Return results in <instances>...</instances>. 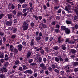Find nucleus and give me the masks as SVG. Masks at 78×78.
<instances>
[{"mask_svg": "<svg viewBox=\"0 0 78 78\" xmlns=\"http://www.w3.org/2000/svg\"><path fill=\"white\" fill-rule=\"evenodd\" d=\"M59 48L58 46H55L54 48L53 49L55 50H58Z\"/></svg>", "mask_w": 78, "mask_h": 78, "instance_id": "27", "label": "nucleus"}, {"mask_svg": "<svg viewBox=\"0 0 78 78\" xmlns=\"http://www.w3.org/2000/svg\"><path fill=\"white\" fill-rule=\"evenodd\" d=\"M66 22L67 24L68 25H72L73 23L72 22V21H70L69 20H66Z\"/></svg>", "mask_w": 78, "mask_h": 78, "instance_id": "15", "label": "nucleus"}, {"mask_svg": "<svg viewBox=\"0 0 78 78\" xmlns=\"http://www.w3.org/2000/svg\"><path fill=\"white\" fill-rule=\"evenodd\" d=\"M0 78H5V75L4 74H0Z\"/></svg>", "mask_w": 78, "mask_h": 78, "instance_id": "21", "label": "nucleus"}, {"mask_svg": "<svg viewBox=\"0 0 78 78\" xmlns=\"http://www.w3.org/2000/svg\"><path fill=\"white\" fill-rule=\"evenodd\" d=\"M40 29H42V28H47V25L46 24H44L43 23H41L40 25V26L39 27Z\"/></svg>", "mask_w": 78, "mask_h": 78, "instance_id": "5", "label": "nucleus"}, {"mask_svg": "<svg viewBox=\"0 0 78 78\" xmlns=\"http://www.w3.org/2000/svg\"><path fill=\"white\" fill-rule=\"evenodd\" d=\"M34 49L35 50H36V51H39L40 50H41L42 49V47H41L39 48H38L37 47H35L34 48Z\"/></svg>", "mask_w": 78, "mask_h": 78, "instance_id": "9", "label": "nucleus"}, {"mask_svg": "<svg viewBox=\"0 0 78 78\" xmlns=\"http://www.w3.org/2000/svg\"><path fill=\"white\" fill-rule=\"evenodd\" d=\"M61 28L62 30H64L65 31L66 30V29L67 28H66V27L62 26L61 27Z\"/></svg>", "mask_w": 78, "mask_h": 78, "instance_id": "16", "label": "nucleus"}, {"mask_svg": "<svg viewBox=\"0 0 78 78\" xmlns=\"http://www.w3.org/2000/svg\"><path fill=\"white\" fill-rule=\"evenodd\" d=\"M75 28H76V29H77L78 28V24H76L75 25Z\"/></svg>", "mask_w": 78, "mask_h": 78, "instance_id": "62", "label": "nucleus"}, {"mask_svg": "<svg viewBox=\"0 0 78 78\" xmlns=\"http://www.w3.org/2000/svg\"><path fill=\"white\" fill-rule=\"evenodd\" d=\"M38 17L39 20H41L42 19V17L41 16H39Z\"/></svg>", "mask_w": 78, "mask_h": 78, "instance_id": "60", "label": "nucleus"}, {"mask_svg": "<svg viewBox=\"0 0 78 78\" xmlns=\"http://www.w3.org/2000/svg\"><path fill=\"white\" fill-rule=\"evenodd\" d=\"M22 45H23V46H25L27 45V43L25 41H23L22 43Z\"/></svg>", "mask_w": 78, "mask_h": 78, "instance_id": "36", "label": "nucleus"}, {"mask_svg": "<svg viewBox=\"0 0 78 78\" xmlns=\"http://www.w3.org/2000/svg\"><path fill=\"white\" fill-rule=\"evenodd\" d=\"M43 61L44 63H45L47 62V59L45 58H43Z\"/></svg>", "mask_w": 78, "mask_h": 78, "instance_id": "39", "label": "nucleus"}, {"mask_svg": "<svg viewBox=\"0 0 78 78\" xmlns=\"http://www.w3.org/2000/svg\"><path fill=\"white\" fill-rule=\"evenodd\" d=\"M65 31L66 34H69V33H70V29L68 28H67Z\"/></svg>", "mask_w": 78, "mask_h": 78, "instance_id": "10", "label": "nucleus"}, {"mask_svg": "<svg viewBox=\"0 0 78 78\" xmlns=\"http://www.w3.org/2000/svg\"><path fill=\"white\" fill-rule=\"evenodd\" d=\"M44 9H47V6L46 5H44L43 6Z\"/></svg>", "mask_w": 78, "mask_h": 78, "instance_id": "52", "label": "nucleus"}, {"mask_svg": "<svg viewBox=\"0 0 78 78\" xmlns=\"http://www.w3.org/2000/svg\"><path fill=\"white\" fill-rule=\"evenodd\" d=\"M33 17L34 18H35V19L36 20H37L39 19V18L37 16L35 15H34L33 16Z\"/></svg>", "mask_w": 78, "mask_h": 78, "instance_id": "19", "label": "nucleus"}, {"mask_svg": "<svg viewBox=\"0 0 78 78\" xmlns=\"http://www.w3.org/2000/svg\"><path fill=\"white\" fill-rule=\"evenodd\" d=\"M74 70L75 72H77V71H78V68H75L74 69Z\"/></svg>", "mask_w": 78, "mask_h": 78, "instance_id": "55", "label": "nucleus"}, {"mask_svg": "<svg viewBox=\"0 0 78 78\" xmlns=\"http://www.w3.org/2000/svg\"><path fill=\"white\" fill-rule=\"evenodd\" d=\"M4 16V14H1L0 15V19H2V17H3V16Z\"/></svg>", "mask_w": 78, "mask_h": 78, "instance_id": "49", "label": "nucleus"}, {"mask_svg": "<svg viewBox=\"0 0 78 78\" xmlns=\"http://www.w3.org/2000/svg\"><path fill=\"white\" fill-rule=\"evenodd\" d=\"M69 44H74V42L72 41H69Z\"/></svg>", "mask_w": 78, "mask_h": 78, "instance_id": "63", "label": "nucleus"}, {"mask_svg": "<svg viewBox=\"0 0 78 78\" xmlns=\"http://www.w3.org/2000/svg\"><path fill=\"white\" fill-rule=\"evenodd\" d=\"M13 52H14V53H18V50H17V49L15 48L14 49Z\"/></svg>", "mask_w": 78, "mask_h": 78, "instance_id": "22", "label": "nucleus"}, {"mask_svg": "<svg viewBox=\"0 0 78 78\" xmlns=\"http://www.w3.org/2000/svg\"><path fill=\"white\" fill-rule=\"evenodd\" d=\"M35 61L36 62H39L42 61V58L41 57H37L35 58Z\"/></svg>", "mask_w": 78, "mask_h": 78, "instance_id": "6", "label": "nucleus"}, {"mask_svg": "<svg viewBox=\"0 0 78 78\" xmlns=\"http://www.w3.org/2000/svg\"><path fill=\"white\" fill-rule=\"evenodd\" d=\"M71 52L73 53H76V50L73 49H71Z\"/></svg>", "mask_w": 78, "mask_h": 78, "instance_id": "26", "label": "nucleus"}, {"mask_svg": "<svg viewBox=\"0 0 78 78\" xmlns=\"http://www.w3.org/2000/svg\"><path fill=\"white\" fill-rule=\"evenodd\" d=\"M59 8V6H55L54 8V9H55L56 10V9H58V8Z\"/></svg>", "mask_w": 78, "mask_h": 78, "instance_id": "51", "label": "nucleus"}, {"mask_svg": "<svg viewBox=\"0 0 78 78\" xmlns=\"http://www.w3.org/2000/svg\"><path fill=\"white\" fill-rule=\"evenodd\" d=\"M30 65H31L33 67V66H37V64L36 63H30Z\"/></svg>", "mask_w": 78, "mask_h": 78, "instance_id": "34", "label": "nucleus"}, {"mask_svg": "<svg viewBox=\"0 0 78 78\" xmlns=\"http://www.w3.org/2000/svg\"><path fill=\"white\" fill-rule=\"evenodd\" d=\"M26 11H27V10L25 9H24L23 10V13H25V12H26Z\"/></svg>", "mask_w": 78, "mask_h": 78, "instance_id": "61", "label": "nucleus"}, {"mask_svg": "<svg viewBox=\"0 0 78 78\" xmlns=\"http://www.w3.org/2000/svg\"><path fill=\"white\" fill-rule=\"evenodd\" d=\"M23 69L24 70H25L27 69V68L26 66L25 65H23Z\"/></svg>", "mask_w": 78, "mask_h": 78, "instance_id": "42", "label": "nucleus"}, {"mask_svg": "<svg viewBox=\"0 0 78 78\" xmlns=\"http://www.w3.org/2000/svg\"><path fill=\"white\" fill-rule=\"evenodd\" d=\"M55 60L56 62H59V58H58V57H55Z\"/></svg>", "mask_w": 78, "mask_h": 78, "instance_id": "23", "label": "nucleus"}, {"mask_svg": "<svg viewBox=\"0 0 78 78\" xmlns=\"http://www.w3.org/2000/svg\"><path fill=\"white\" fill-rule=\"evenodd\" d=\"M27 6H28V5L26 4H24L22 5V7L23 8L27 9Z\"/></svg>", "mask_w": 78, "mask_h": 78, "instance_id": "17", "label": "nucleus"}, {"mask_svg": "<svg viewBox=\"0 0 78 78\" xmlns=\"http://www.w3.org/2000/svg\"><path fill=\"white\" fill-rule=\"evenodd\" d=\"M7 71L8 70L6 69V67H3L1 69V71L2 72H4L5 73H6Z\"/></svg>", "mask_w": 78, "mask_h": 78, "instance_id": "8", "label": "nucleus"}, {"mask_svg": "<svg viewBox=\"0 0 78 78\" xmlns=\"http://www.w3.org/2000/svg\"><path fill=\"white\" fill-rule=\"evenodd\" d=\"M54 71H55V72H56V73H59V70H58L57 69H55Z\"/></svg>", "mask_w": 78, "mask_h": 78, "instance_id": "28", "label": "nucleus"}, {"mask_svg": "<svg viewBox=\"0 0 78 78\" xmlns=\"http://www.w3.org/2000/svg\"><path fill=\"white\" fill-rule=\"evenodd\" d=\"M56 27L57 28H58V29H59V28L60 26L58 24H57L56 25Z\"/></svg>", "mask_w": 78, "mask_h": 78, "instance_id": "59", "label": "nucleus"}, {"mask_svg": "<svg viewBox=\"0 0 78 78\" xmlns=\"http://www.w3.org/2000/svg\"><path fill=\"white\" fill-rule=\"evenodd\" d=\"M14 49V48H13V46L12 45H11L10 46V47L9 48V50L11 51H13V50Z\"/></svg>", "mask_w": 78, "mask_h": 78, "instance_id": "13", "label": "nucleus"}, {"mask_svg": "<svg viewBox=\"0 0 78 78\" xmlns=\"http://www.w3.org/2000/svg\"><path fill=\"white\" fill-rule=\"evenodd\" d=\"M31 55V52H29L27 53V58H30Z\"/></svg>", "mask_w": 78, "mask_h": 78, "instance_id": "18", "label": "nucleus"}, {"mask_svg": "<svg viewBox=\"0 0 78 78\" xmlns=\"http://www.w3.org/2000/svg\"><path fill=\"white\" fill-rule=\"evenodd\" d=\"M30 25L32 27H34L35 25L34 23L32 22L30 23Z\"/></svg>", "mask_w": 78, "mask_h": 78, "instance_id": "37", "label": "nucleus"}, {"mask_svg": "<svg viewBox=\"0 0 78 78\" xmlns=\"http://www.w3.org/2000/svg\"><path fill=\"white\" fill-rule=\"evenodd\" d=\"M28 13V12H26L25 13H24L23 14V16L24 17H26L27 16V14Z\"/></svg>", "mask_w": 78, "mask_h": 78, "instance_id": "50", "label": "nucleus"}, {"mask_svg": "<svg viewBox=\"0 0 78 78\" xmlns=\"http://www.w3.org/2000/svg\"><path fill=\"white\" fill-rule=\"evenodd\" d=\"M40 67H41L42 69L44 70H46L47 69V67L45 66V64L44 63H41L40 65Z\"/></svg>", "mask_w": 78, "mask_h": 78, "instance_id": "4", "label": "nucleus"}, {"mask_svg": "<svg viewBox=\"0 0 78 78\" xmlns=\"http://www.w3.org/2000/svg\"><path fill=\"white\" fill-rule=\"evenodd\" d=\"M30 45L31 46H33L34 45V41H33L32 40L30 42Z\"/></svg>", "mask_w": 78, "mask_h": 78, "instance_id": "31", "label": "nucleus"}, {"mask_svg": "<svg viewBox=\"0 0 78 78\" xmlns=\"http://www.w3.org/2000/svg\"><path fill=\"white\" fill-rule=\"evenodd\" d=\"M65 10H66V11H69V5L67 6L66 7H65Z\"/></svg>", "mask_w": 78, "mask_h": 78, "instance_id": "20", "label": "nucleus"}, {"mask_svg": "<svg viewBox=\"0 0 78 78\" xmlns=\"http://www.w3.org/2000/svg\"><path fill=\"white\" fill-rule=\"evenodd\" d=\"M63 41L64 40L62 39L61 37H60L58 38V42L59 43H61L62 41Z\"/></svg>", "mask_w": 78, "mask_h": 78, "instance_id": "11", "label": "nucleus"}, {"mask_svg": "<svg viewBox=\"0 0 78 78\" xmlns=\"http://www.w3.org/2000/svg\"><path fill=\"white\" fill-rule=\"evenodd\" d=\"M19 63V60H16L15 62V64L17 65Z\"/></svg>", "mask_w": 78, "mask_h": 78, "instance_id": "33", "label": "nucleus"}, {"mask_svg": "<svg viewBox=\"0 0 78 78\" xmlns=\"http://www.w3.org/2000/svg\"><path fill=\"white\" fill-rule=\"evenodd\" d=\"M30 22V21L29 20H27L24 21L23 25V30H24V31L28 30V24L27 23H29Z\"/></svg>", "mask_w": 78, "mask_h": 78, "instance_id": "1", "label": "nucleus"}, {"mask_svg": "<svg viewBox=\"0 0 78 78\" xmlns=\"http://www.w3.org/2000/svg\"><path fill=\"white\" fill-rule=\"evenodd\" d=\"M62 48L63 50H65L66 49V47L63 45L62 46Z\"/></svg>", "mask_w": 78, "mask_h": 78, "instance_id": "38", "label": "nucleus"}, {"mask_svg": "<svg viewBox=\"0 0 78 78\" xmlns=\"http://www.w3.org/2000/svg\"><path fill=\"white\" fill-rule=\"evenodd\" d=\"M8 66V62H6L5 64L4 65V66H5V67H7Z\"/></svg>", "mask_w": 78, "mask_h": 78, "instance_id": "54", "label": "nucleus"}, {"mask_svg": "<svg viewBox=\"0 0 78 78\" xmlns=\"http://www.w3.org/2000/svg\"><path fill=\"white\" fill-rule=\"evenodd\" d=\"M55 21H53L51 23L52 25H55Z\"/></svg>", "mask_w": 78, "mask_h": 78, "instance_id": "64", "label": "nucleus"}, {"mask_svg": "<svg viewBox=\"0 0 78 78\" xmlns=\"http://www.w3.org/2000/svg\"><path fill=\"white\" fill-rule=\"evenodd\" d=\"M46 6L48 8H49L50 7V3L49 2H47L46 4Z\"/></svg>", "mask_w": 78, "mask_h": 78, "instance_id": "47", "label": "nucleus"}, {"mask_svg": "<svg viewBox=\"0 0 78 78\" xmlns=\"http://www.w3.org/2000/svg\"><path fill=\"white\" fill-rule=\"evenodd\" d=\"M65 69H69V66H65L64 67Z\"/></svg>", "mask_w": 78, "mask_h": 78, "instance_id": "45", "label": "nucleus"}, {"mask_svg": "<svg viewBox=\"0 0 78 78\" xmlns=\"http://www.w3.org/2000/svg\"><path fill=\"white\" fill-rule=\"evenodd\" d=\"M51 67L53 69H54L56 67V65L52 64L51 66Z\"/></svg>", "mask_w": 78, "mask_h": 78, "instance_id": "43", "label": "nucleus"}, {"mask_svg": "<svg viewBox=\"0 0 78 78\" xmlns=\"http://www.w3.org/2000/svg\"><path fill=\"white\" fill-rule=\"evenodd\" d=\"M16 37V35H12L11 37V38L12 39H14Z\"/></svg>", "mask_w": 78, "mask_h": 78, "instance_id": "46", "label": "nucleus"}, {"mask_svg": "<svg viewBox=\"0 0 78 78\" xmlns=\"http://www.w3.org/2000/svg\"><path fill=\"white\" fill-rule=\"evenodd\" d=\"M12 20H10V21H7L5 23V25L7 26H11L12 25Z\"/></svg>", "mask_w": 78, "mask_h": 78, "instance_id": "2", "label": "nucleus"}, {"mask_svg": "<svg viewBox=\"0 0 78 78\" xmlns=\"http://www.w3.org/2000/svg\"><path fill=\"white\" fill-rule=\"evenodd\" d=\"M41 53V54H44V51L43 50H41L40 51Z\"/></svg>", "mask_w": 78, "mask_h": 78, "instance_id": "56", "label": "nucleus"}, {"mask_svg": "<svg viewBox=\"0 0 78 78\" xmlns=\"http://www.w3.org/2000/svg\"><path fill=\"white\" fill-rule=\"evenodd\" d=\"M55 31L56 33H58V32H59V30L57 29H55Z\"/></svg>", "mask_w": 78, "mask_h": 78, "instance_id": "48", "label": "nucleus"}, {"mask_svg": "<svg viewBox=\"0 0 78 78\" xmlns=\"http://www.w3.org/2000/svg\"><path fill=\"white\" fill-rule=\"evenodd\" d=\"M54 17V16H52L49 18V20H51Z\"/></svg>", "mask_w": 78, "mask_h": 78, "instance_id": "58", "label": "nucleus"}, {"mask_svg": "<svg viewBox=\"0 0 78 78\" xmlns=\"http://www.w3.org/2000/svg\"><path fill=\"white\" fill-rule=\"evenodd\" d=\"M41 39V37L40 36H36V41H40Z\"/></svg>", "mask_w": 78, "mask_h": 78, "instance_id": "14", "label": "nucleus"}, {"mask_svg": "<svg viewBox=\"0 0 78 78\" xmlns=\"http://www.w3.org/2000/svg\"><path fill=\"white\" fill-rule=\"evenodd\" d=\"M18 49L19 51H22L23 48V45L21 44H20L17 46Z\"/></svg>", "mask_w": 78, "mask_h": 78, "instance_id": "7", "label": "nucleus"}, {"mask_svg": "<svg viewBox=\"0 0 78 78\" xmlns=\"http://www.w3.org/2000/svg\"><path fill=\"white\" fill-rule=\"evenodd\" d=\"M21 13L20 12H19L17 14V17H20V16H21Z\"/></svg>", "mask_w": 78, "mask_h": 78, "instance_id": "57", "label": "nucleus"}, {"mask_svg": "<svg viewBox=\"0 0 78 78\" xmlns=\"http://www.w3.org/2000/svg\"><path fill=\"white\" fill-rule=\"evenodd\" d=\"M13 33H15L17 31V28H15L13 30Z\"/></svg>", "mask_w": 78, "mask_h": 78, "instance_id": "35", "label": "nucleus"}, {"mask_svg": "<svg viewBox=\"0 0 78 78\" xmlns=\"http://www.w3.org/2000/svg\"><path fill=\"white\" fill-rule=\"evenodd\" d=\"M48 69L49 70L50 72H51V71H52V70H53V69H52V68H51L50 67H48Z\"/></svg>", "mask_w": 78, "mask_h": 78, "instance_id": "53", "label": "nucleus"}, {"mask_svg": "<svg viewBox=\"0 0 78 78\" xmlns=\"http://www.w3.org/2000/svg\"><path fill=\"white\" fill-rule=\"evenodd\" d=\"M7 16L8 17V18L9 19H12V15L10 14H8L7 15Z\"/></svg>", "mask_w": 78, "mask_h": 78, "instance_id": "12", "label": "nucleus"}, {"mask_svg": "<svg viewBox=\"0 0 78 78\" xmlns=\"http://www.w3.org/2000/svg\"><path fill=\"white\" fill-rule=\"evenodd\" d=\"M33 73V71L31 70L30 69V70H28V73H29L30 74H32Z\"/></svg>", "mask_w": 78, "mask_h": 78, "instance_id": "29", "label": "nucleus"}, {"mask_svg": "<svg viewBox=\"0 0 78 78\" xmlns=\"http://www.w3.org/2000/svg\"><path fill=\"white\" fill-rule=\"evenodd\" d=\"M5 56V54L4 53H2L0 56V57L1 58H3Z\"/></svg>", "mask_w": 78, "mask_h": 78, "instance_id": "25", "label": "nucleus"}, {"mask_svg": "<svg viewBox=\"0 0 78 78\" xmlns=\"http://www.w3.org/2000/svg\"><path fill=\"white\" fill-rule=\"evenodd\" d=\"M33 61V59H30L28 61V62L29 63H31V62H32Z\"/></svg>", "mask_w": 78, "mask_h": 78, "instance_id": "41", "label": "nucleus"}, {"mask_svg": "<svg viewBox=\"0 0 78 78\" xmlns=\"http://www.w3.org/2000/svg\"><path fill=\"white\" fill-rule=\"evenodd\" d=\"M33 75H34V77H37V76L38 74H37V73H34L33 74Z\"/></svg>", "mask_w": 78, "mask_h": 78, "instance_id": "44", "label": "nucleus"}, {"mask_svg": "<svg viewBox=\"0 0 78 78\" xmlns=\"http://www.w3.org/2000/svg\"><path fill=\"white\" fill-rule=\"evenodd\" d=\"M73 65L74 66H78V62H74L73 63Z\"/></svg>", "mask_w": 78, "mask_h": 78, "instance_id": "32", "label": "nucleus"}, {"mask_svg": "<svg viewBox=\"0 0 78 78\" xmlns=\"http://www.w3.org/2000/svg\"><path fill=\"white\" fill-rule=\"evenodd\" d=\"M42 22H43V23H47V20L45 19L44 18L42 19Z\"/></svg>", "mask_w": 78, "mask_h": 78, "instance_id": "30", "label": "nucleus"}, {"mask_svg": "<svg viewBox=\"0 0 78 78\" xmlns=\"http://www.w3.org/2000/svg\"><path fill=\"white\" fill-rule=\"evenodd\" d=\"M8 8L9 9H14V6L12 4L10 3L8 5Z\"/></svg>", "mask_w": 78, "mask_h": 78, "instance_id": "3", "label": "nucleus"}, {"mask_svg": "<svg viewBox=\"0 0 78 78\" xmlns=\"http://www.w3.org/2000/svg\"><path fill=\"white\" fill-rule=\"evenodd\" d=\"M66 1L67 3H73V2H72V0H66Z\"/></svg>", "mask_w": 78, "mask_h": 78, "instance_id": "24", "label": "nucleus"}, {"mask_svg": "<svg viewBox=\"0 0 78 78\" xmlns=\"http://www.w3.org/2000/svg\"><path fill=\"white\" fill-rule=\"evenodd\" d=\"M20 3H23L25 0H19Z\"/></svg>", "mask_w": 78, "mask_h": 78, "instance_id": "40", "label": "nucleus"}]
</instances>
